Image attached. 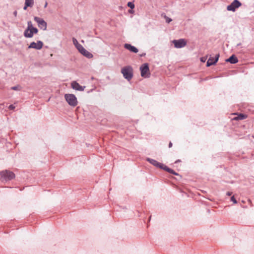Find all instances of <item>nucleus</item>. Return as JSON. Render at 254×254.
<instances>
[{"label": "nucleus", "instance_id": "nucleus-1", "mask_svg": "<svg viewBox=\"0 0 254 254\" xmlns=\"http://www.w3.org/2000/svg\"><path fill=\"white\" fill-rule=\"evenodd\" d=\"M121 73L125 79L129 81L133 77V68L129 65L125 66L122 68Z\"/></svg>", "mask_w": 254, "mask_h": 254}, {"label": "nucleus", "instance_id": "nucleus-2", "mask_svg": "<svg viewBox=\"0 0 254 254\" xmlns=\"http://www.w3.org/2000/svg\"><path fill=\"white\" fill-rule=\"evenodd\" d=\"M1 180L2 182L9 181L15 178V174L11 171L8 170L2 171L0 172Z\"/></svg>", "mask_w": 254, "mask_h": 254}, {"label": "nucleus", "instance_id": "nucleus-3", "mask_svg": "<svg viewBox=\"0 0 254 254\" xmlns=\"http://www.w3.org/2000/svg\"><path fill=\"white\" fill-rule=\"evenodd\" d=\"M64 98L67 103L72 107H75L77 105V100L76 96L72 94H65Z\"/></svg>", "mask_w": 254, "mask_h": 254}, {"label": "nucleus", "instance_id": "nucleus-4", "mask_svg": "<svg viewBox=\"0 0 254 254\" xmlns=\"http://www.w3.org/2000/svg\"><path fill=\"white\" fill-rule=\"evenodd\" d=\"M141 76L144 78L149 77L150 73L149 72V65L147 63L142 64L140 67Z\"/></svg>", "mask_w": 254, "mask_h": 254}, {"label": "nucleus", "instance_id": "nucleus-5", "mask_svg": "<svg viewBox=\"0 0 254 254\" xmlns=\"http://www.w3.org/2000/svg\"><path fill=\"white\" fill-rule=\"evenodd\" d=\"M242 5V3L239 0H234L233 2L227 6V10L234 12Z\"/></svg>", "mask_w": 254, "mask_h": 254}, {"label": "nucleus", "instance_id": "nucleus-6", "mask_svg": "<svg viewBox=\"0 0 254 254\" xmlns=\"http://www.w3.org/2000/svg\"><path fill=\"white\" fill-rule=\"evenodd\" d=\"M34 20L38 24V27L43 30H46L47 24V22L42 18L37 16L34 17Z\"/></svg>", "mask_w": 254, "mask_h": 254}, {"label": "nucleus", "instance_id": "nucleus-7", "mask_svg": "<svg viewBox=\"0 0 254 254\" xmlns=\"http://www.w3.org/2000/svg\"><path fill=\"white\" fill-rule=\"evenodd\" d=\"M173 43L174 44L175 47L177 48H181L185 47L186 45V42L183 39H180L179 40H174Z\"/></svg>", "mask_w": 254, "mask_h": 254}, {"label": "nucleus", "instance_id": "nucleus-8", "mask_svg": "<svg viewBox=\"0 0 254 254\" xmlns=\"http://www.w3.org/2000/svg\"><path fill=\"white\" fill-rule=\"evenodd\" d=\"M43 43L41 41H38L37 43L31 42L28 46V48L35 49L36 50H40L42 48Z\"/></svg>", "mask_w": 254, "mask_h": 254}, {"label": "nucleus", "instance_id": "nucleus-9", "mask_svg": "<svg viewBox=\"0 0 254 254\" xmlns=\"http://www.w3.org/2000/svg\"><path fill=\"white\" fill-rule=\"evenodd\" d=\"M219 54L216 55L215 58L210 57L206 63V66L209 67L211 65H214L218 61Z\"/></svg>", "mask_w": 254, "mask_h": 254}, {"label": "nucleus", "instance_id": "nucleus-10", "mask_svg": "<svg viewBox=\"0 0 254 254\" xmlns=\"http://www.w3.org/2000/svg\"><path fill=\"white\" fill-rule=\"evenodd\" d=\"M71 87L73 89L77 90V91H84V90L85 88V86H82L80 85V84L75 81H73L71 83Z\"/></svg>", "mask_w": 254, "mask_h": 254}, {"label": "nucleus", "instance_id": "nucleus-11", "mask_svg": "<svg viewBox=\"0 0 254 254\" xmlns=\"http://www.w3.org/2000/svg\"><path fill=\"white\" fill-rule=\"evenodd\" d=\"M124 47L125 49L129 50L130 52H132L133 53H137L138 52V50L135 47L132 46L130 44H125L124 45Z\"/></svg>", "mask_w": 254, "mask_h": 254}, {"label": "nucleus", "instance_id": "nucleus-12", "mask_svg": "<svg viewBox=\"0 0 254 254\" xmlns=\"http://www.w3.org/2000/svg\"><path fill=\"white\" fill-rule=\"evenodd\" d=\"M226 62H229L232 64H235L238 62V59L235 55H232L226 60Z\"/></svg>", "mask_w": 254, "mask_h": 254}, {"label": "nucleus", "instance_id": "nucleus-13", "mask_svg": "<svg viewBox=\"0 0 254 254\" xmlns=\"http://www.w3.org/2000/svg\"><path fill=\"white\" fill-rule=\"evenodd\" d=\"M146 160L148 162H149L150 164L153 165V166H154L155 167H157L158 168L159 167V165H161V163L158 162V161H157L156 160H155L154 159H151V158H147L146 159Z\"/></svg>", "mask_w": 254, "mask_h": 254}, {"label": "nucleus", "instance_id": "nucleus-14", "mask_svg": "<svg viewBox=\"0 0 254 254\" xmlns=\"http://www.w3.org/2000/svg\"><path fill=\"white\" fill-rule=\"evenodd\" d=\"M23 35L26 38H32L34 34L33 31L30 29V30H25Z\"/></svg>", "mask_w": 254, "mask_h": 254}, {"label": "nucleus", "instance_id": "nucleus-15", "mask_svg": "<svg viewBox=\"0 0 254 254\" xmlns=\"http://www.w3.org/2000/svg\"><path fill=\"white\" fill-rule=\"evenodd\" d=\"M247 118V116L244 114H240L238 116L234 118L235 120H242L246 119Z\"/></svg>", "mask_w": 254, "mask_h": 254}, {"label": "nucleus", "instance_id": "nucleus-16", "mask_svg": "<svg viewBox=\"0 0 254 254\" xmlns=\"http://www.w3.org/2000/svg\"><path fill=\"white\" fill-rule=\"evenodd\" d=\"M83 56L88 59H90L93 57V55L89 52L87 51L86 50L84 54H83Z\"/></svg>", "mask_w": 254, "mask_h": 254}, {"label": "nucleus", "instance_id": "nucleus-17", "mask_svg": "<svg viewBox=\"0 0 254 254\" xmlns=\"http://www.w3.org/2000/svg\"><path fill=\"white\" fill-rule=\"evenodd\" d=\"M161 165L159 166V167H158L159 168L162 169L167 172L168 171V170L169 169V167H168L167 166L164 165L162 163H161Z\"/></svg>", "mask_w": 254, "mask_h": 254}, {"label": "nucleus", "instance_id": "nucleus-18", "mask_svg": "<svg viewBox=\"0 0 254 254\" xmlns=\"http://www.w3.org/2000/svg\"><path fill=\"white\" fill-rule=\"evenodd\" d=\"M25 3L30 5V7H32L34 4V0H25Z\"/></svg>", "mask_w": 254, "mask_h": 254}, {"label": "nucleus", "instance_id": "nucleus-19", "mask_svg": "<svg viewBox=\"0 0 254 254\" xmlns=\"http://www.w3.org/2000/svg\"><path fill=\"white\" fill-rule=\"evenodd\" d=\"M33 27L32 23L31 21H28L27 22V27L25 30H30Z\"/></svg>", "mask_w": 254, "mask_h": 254}, {"label": "nucleus", "instance_id": "nucleus-20", "mask_svg": "<svg viewBox=\"0 0 254 254\" xmlns=\"http://www.w3.org/2000/svg\"><path fill=\"white\" fill-rule=\"evenodd\" d=\"M127 5L130 9H133L134 8V4L133 2L129 1L127 2Z\"/></svg>", "mask_w": 254, "mask_h": 254}, {"label": "nucleus", "instance_id": "nucleus-21", "mask_svg": "<svg viewBox=\"0 0 254 254\" xmlns=\"http://www.w3.org/2000/svg\"><path fill=\"white\" fill-rule=\"evenodd\" d=\"M73 44L75 46V47H76L77 46H78L80 44L78 42L77 39L75 38H72V39Z\"/></svg>", "mask_w": 254, "mask_h": 254}, {"label": "nucleus", "instance_id": "nucleus-22", "mask_svg": "<svg viewBox=\"0 0 254 254\" xmlns=\"http://www.w3.org/2000/svg\"><path fill=\"white\" fill-rule=\"evenodd\" d=\"M76 48L79 52H81V51H82L84 49V48L81 44H79L78 46H77Z\"/></svg>", "mask_w": 254, "mask_h": 254}, {"label": "nucleus", "instance_id": "nucleus-23", "mask_svg": "<svg viewBox=\"0 0 254 254\" xmlns=\"http://www.w3.org/2000/svg\"><path fill=\"white\" fill-rule=\"evenodd\" d=\"M167 172L170 174H173L175 175H178V174L177 173L175 172L173 169H172L171 168H169V169L168 170V171H167Z\"/></svg>", "mask_w": 254, "mask_h": 254}, {"label": "nucleus", "instance_id": "nucleus-24", "mask_svg": "<svg viewBox=\"0 0 254 254\" xmlns=\"http://www.w3.org/2000/svg\"><path fill=\"white\" fill-rule=\"evenodd\" d=\"M164 17L166 19V22L168 23H169L170 22L172 21V19L171 18L167 17L166 15H165Z\"/></svg>", "mask_w": 254, "mask_h": 254}, {"label": "nucleus", "instance_id": "nucleus-25", "mask_svg": "<svg viewBox=\"0 0 254 254\" xmlns=\"http://www.w3.org/2000/svg\"><path fill=\"white\" fill-rule=\"evenodd\" d=\"M11 90H20V86L17 85V86H12L11 87Z\"/></svg>", "mask_w": 254, "mask_h": 254}, {"label": "nucleus", "instance_id": "nucleus-26", "mask_svg": "<svg viewBox=\"0 0 254 254\" xmlns=\"http://www.w3.org/2000/svg\"><path fill=\"white\" fill-rule=\"evenodd\" d=\"M31 30L33 31V34H37L38 32V30L37 28L33 27Z\"/></svg>", "mask_w": 254, "mask_h": 254}, {"label": "nucleus", "instance_id": "nucleus-27", "mask_svg": "<svg viewBox=\"0 0 254 254\" xmlns=\"http://www.w3.org/2000/svg\"><path fill=\"white\" fill-rule=\"evenodd\" d=\"M15 107L14 105H12V104H11L9 106H8V109L10 110H14L15 109Z\"/></svg>", "mask_w": 254, "mask_h": 254}, {"label": "nucleus", "instance_id": "nucleus-28", "mask_svg": "<svg viewBox=\"0 0 254 254\" xmlns=\"http://www.w3.org/2000/svg\"><path fill=\"white\" fill-rule=\"evenodd\" d=\"M231 200L234 203H237V201L236 199V198H235L234 196H232L231 197Z\"/></svg>", "mask_w": 254, "mask_h": 254}, {"label": "nucleus", "instance_id": "nucleus-29", "mask_svg": "<svg viewBox=\"0 0 254 254\" xmlns=\"http://www.w3.org/2000/svg\"><path fill=\"white\" fill-rule=\"evenodd\" d=\"M28 7H30V6L28 5L27 4L25 3L24 6L23 7V9L26 10Z\"/></svg>", "mask_w": 254, "mask_h": 254}, {"label": "nucleus", "instance_id": "nucleus-30", "mask_svg": "<svg viewBox=\"0 0 254 254\" xmlns=\"http://www.w3.org/2000/svg\"><path fill=\"white\" fill-rule=\"evenodd\" d=\"M206 60V58L205 57H202L200 58V61L201 62L204 63Z\"/></svg>", "mask_w": 254, "mask_h": 254}, {"label": "nucleus", "instance_id": "nucleus-31", "mask_svg": "<svg viewBox=\"0 0 254 254\" xmlns=\"http://www.w3.org/2000/svg\"><path fill=\"white\" fill-rule=\"evenodd\" d=\"M86 51V49L84 48L82 51H81V52H80L82 55H83V54H84L85 52Z\"/></svg>", "mask_w": 254, "mask_h": 254}, {"label": "nucleus", "instance_id": "nucleus-32", "mask_svg": "<svg viewBox=\"0 0 254 254\" xmlns=\"http://www.w3.org/2000/svg\"><path fill=\"white\" fill-rule=\"evenodd\" d=\"M226 194L228 196H231L232 195V192H230V191H228Z\"/></svg>", "mask_w": 254, "mask_h": 254}, {"label": "nucleus", "instance_id": "nucleus-33", "mask_svg": "<svg viewBox=\"0 0 254 254\" xmlns=\"http://www.w3.org/2000/svg\"><path fill=\"white\" fill-rule=\"evenodd\" d=\"M17 12L16 10H15L14 12H13V15L16 17L17 16Z\"/></svg>", "mask_w": 254, "mask_h": 254}, {"label": "nucleus", "instance_id": "nucleus-34", "mask_svg": "<svg viewBox=\"0 0 254 254\" xmlns=\"http://www.w3.org/2000/svg\"><path fill=\"white\" fill-rule=\"evenodd\" d=\"M172 143L171 142H170L169 143V147L171 148L172 146Z\"/></svg>", "mask_w": 254, "mask_h": 254}, {"label": "nucleus", "instance_id": "nucleus-35", "mask_svg": "<svg viewBox=\"0 0 254 254\" xmlns=\"http://www.w3.org/2000/svg\"><path fill=\"white\" fill-rule=\"evenodd\" d=\"M128 12L130 13H132L133 12V10H132V9H131L128 10Z\"/></svg>", "mask_w": 254, "mask_h": 254}, {"label": "nucleus", "instance_id": "nucleus-36", "mask_svg": "<svg viewBox=\"0 0 254 254\" xmlns=\"http://www.w3.org/2000/svg\"><path fill=\"white\" fill-rule=\"evenodd\" d=\"M180 162H181V160L178 159V160H176V161L175 162V163H177Z\"/></svg>", "mask_w": 254, "mask_h": 254}, {"label": "nucleus", "instance_id": "nucleus-37", "mask_svg": "<svg viewBox=\"0 0 254 254\" xmlns=\"http://www.w3.org/2000/svg\"><path fill=\"white\" fill-rule=\"evenodd\" d=\"M145 55H146V54H145V53H142V54H141V55H140V57H143V56H144Z\"/></svg>", "mask_w": 254, "mask_h": 254}, {"label": "nucleus", "instance_id": "nucleus-38", "mask_svg": "<svg viewBox=\"0 0 254 254\" xmlns=\"http://www.w3.org/2000/svg\"><path fill=\"white\" fill-rule=\"evenodd\" d=\"M48 3L46 2L45 5H44V8H46L47 6Z\"/></svg>", "mask_w": 254, "mask_h": 254}, {"label": "nucleus", "instance_id": "nucleus-39", "mask_svg": "<svg viewBox=\"0 0 254 254\" xmlns=\"http://www.w3.org/2000/svg\"><path fill=\"white\" fill-rule=\"evenodd\" d=\"M240 45H241V44H240V43H239V44H238L237 45V46H240Z\"/></svg>", "mask_w": 254, "mask_h": 254}]
</instances>
